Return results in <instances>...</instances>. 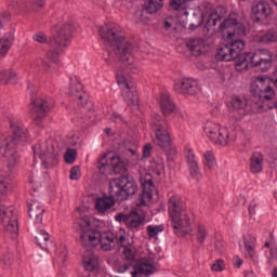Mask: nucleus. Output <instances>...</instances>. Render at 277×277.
<instances>
[{"label":"nucleus","mask_w":277,"mask_h":277,"mask_svg":"<svg viewBox=\"0 0 277 277\" xmlns=\"http://www.w3.org/2000/svg\"><path fill=\"white\" fill-rule=\"evenodd\" d=\"M184 155L192 179H194L195 181H200V179H202V173L200 172V168L198 167V159H196V154H194V149L186 147Z\"/></svg>","instance_id":"obj_20"},{"label":"nucleus","mask_w":277,"mask_h":277,"mask_svg":"<svg viewBox=\"0 0 277 277\" xmlns=\"http://www.w3.org/2000/svg\"><path fill=\"white\" fill-rule=\"evenodd\" d=\"M35 241L41 250L54 252L55 259L58 263H66V259H68V249L64 245L56 247L55 242L51 239V235H49L44 229L37 233Z\"/></svg>","instance_id":"obj_7"},{"label":"nucleus","mask_w":277,"mask_h":277,"mask_svg":"<svg viewBox=\"0 0 277 277\" xmlns=\"http://www.w3.org/2000/svg\"><path fill=\"white\" fill-rule=\"evenodd\" d=\"M47 174L42 173H32L30 176V185L34 187V192L38 189V187H42V183L47 182Z\"/></svg>","instance_id":"obj_41"},{"label":"nucleus","mask_w":277,"mask_h":277,"mask_svg":"<svg viewBox=\"0 0 277 277\" xmlns=\"http://www.w3.org/2000/svg\"><path fill=\"white\" fill-rule=\"evenodd\" d=\"M167 150V158L169 163H174V161H176V147H174L173 145H171V147H169Z\"/></svg>","instance_id":"obj_50"},{"label":"nucleus","mask_w":277,"mask_h":277,"mask_svg":"<svg viewBox=\"0 0 277 277\" xmlns=\"http://www.w3.org/2000/svg\"><path fill=\"white\" fill-rule=\"evenodd\" d=\"M35 42H39V44H47V35L44 32H38L34 37Z\"/></svg>","instance_id":"obj_54"},{"label":"nucleus","mask_w":277,"mask_h":277,"mask_svg":"<svg viewBox=\"0 0 277 277\" xmlns=\"http://www.w3.org/2000/svg\"><path fill=\"white\" fill-rule=\"evenodd\" d=\"M256 213V211L254 210V207L250 206L249 207V214L252 217V215H254Z\"/></svg>","instance_id":"obj_64"},{"label":"nucleus","mask_w":277,"mask_h":277,"mask_svg":"<svg viewBox=\"0 0 277 277\" xmlns=\"http://www.w3.org/2000/svg\"><path fill=\"white\" fill-rule=\"evenodd\" d=\"M176 19L173 16H167L162 22V29L167 34H171L176 29Z\"/></svg>","instance_id":"obj_46"},{"label":"nucleus","mask_w":277,"mask_h":277,"mask_svg":"<svg viewBox=\"0 0 277 277\" xmlns=\"http://www.w3.org/2000/svg\"><path fill=\"white\" fill-rule=\"evenodd\" d=\"M13 5L15 10H18V12H22V10H25V8H27V3L25 2V0H16Z\"/></svg>","instance_id":"obj_56"},{"label":"nucleus","mask_w":277,"mask_h":277,"mask_svg":"<svg viewBox=\"0 0 277 277\" xmlns=\"http://www.w3.org/2000/svg\"><path fill=\"white\" fill-rule=\"evenodd\" d=\"M250 172L252 174H260L263 172V154L254 153L250 158Z\"/></svg>","instance_id":"obj_31"},{"label":"nucleus","mask_w":277,"mask_h":277,"mask_svg":"<svg viewBox=\"0 0 277 277\" xmlns=\"http://www.w3.org/2000/svg\"><path fill=\"white\" fill-rule=\"evenodd\" d=\"M193 0H170L169 5L171 10H176L181 12L182 10H187V4Z\"/></svg>","instance_id":"obj_47"},{"label":"nucleus","mask_w":277,"mask_h":277,"mask_svg":"<svg viewBox=\"0 0 277 277\" xmlns=\"http://www.w3.org/2000/svg\"><path fill=\"white\" fill-rule=\"evenodd\" d=\"M111 120L116 123V124H122V117L120 115L114 114L111 116Z\"/></svg>","instance_id":"obj_59"},{"label":"nucleus","mask_w":277,"mask_h":277,"mask_svg":"<svg viewBox=\"0 0 277 277\" xmlns=\"http://www.w3.org/2000/svg\"><path fill=\"white\" fill-rule=\"evenodd\" d=\"M163 8V0H148L146 3V10L149 14H155Z\"/></svg>","instance_id":"obj_44"},{"label":"nucleus","mask_w":277,"mask_h":277,"mask_svg":"<svg viewBox=\"0 0 277 277\" xmlns=\"http://www.w3.org/2000/svg\"><path fill=\"white\" fill-rule=\"evenodd\" d=\"M208 27H215L217 25V16L213 13L209 15V19L207 22Z\"/></svg>","instance_id":"obj_57"},{"label":"nucleus","mask_w":277,"mask_h":277,"mask_svg":"<svg viewBox=\"0 0 277 277\" xmlns=\"http://www.w3.org/2000/svg\"><path fill=\"white\" fill-rule=\"evenodd\" d=\"M122 254L123 258L130 263L137 261V249L135 246H133V242H130V245L123 247Z\"/></svg>","instance_id":"obj_37"},{"label":"nucleus","mask_w":277,"mask_h":277,"mask_svg":"<svg viewBox=\"0 0 277 277\" xmlns=\"http://www.w3.org/2000/svg\"><path fill=\"white\" fill-rule=\"evenodd\" d=\"M153 153V145L150 143H147L143 148V157L145 159H148L150 157V154Z\"/></svg>","instance_id":"obj_55"},{"label":"nucleus","mask_w":277,"mask_h":277,"mask_svg":"<svg viewBox=\"0 0 277 277\" xmlns=\"http://www.w3.org/2000/svg\"><path fill=\"white\" fill-rule=\"evenodd\" d=\"M150 129L156 146H159V148H162L163 150L172 148V134H170L168 128L163 126L161 116L154 115L151 117Z\"/></svg>","instance_id":"obj_9"},{"label":"nucleus","mask_w":277,"mask_h":277,"mask_svg":"<svg viewBox=\"0 0 277 277\" xmlns=\"http://www.w3.org/2000/svg\"><path fill=\"white\" fill-rule=\"evenodd\" d=\"M169 215H174L176 213H182L185 210V205L183 203V199L179 195H170L169 197V207H168Z\"/></svg>","instance_id":"obj_28"},{"label":"nucleus","mask_w":277,"mask_h":277,"mask_svg":"<svg viewBox=\"0 0 277 277\" xmlns=\"http://www.w3.org/2000/svg\"><path fill=\"white\" fill-rule=\"evenodd\" d=\"M28 215L37 224H40L42 222V215H44V206L40 201H32L28 208Z\"/></svg>","instance_id":"obj_29"},{"label":"nucleus","mask_w":277,"mask_h":277,"mask_svg":"<svg viewBox=\"0 0 277 277\" xmlns=\"http://www.w3.org/2000/svg\"><path fill=\"white\" fill-rule=\"evenodd\" d=\"M64 159L66 163H75V159H77V150L68 149L64 155Z\"/></svg>","instance_id":"obj_51"},{"label":"nucleus","mask_w":277,"mask_h":277,"mask_svg":"<svg viewBox=\"0 0 277 277\" xmlns=\"http://www.w3.org/2000/svg\"><path fill=\"white\" fill-rule=\"evenodd\" d=\"M232 108L238 116H248V114H262L263 106L259 103L249 104L248 101L239 97L232 100Z\"/></svg>","instance_id":"obj_16"},{"label":"nucleus","mask_w":277,"mask_h":277,"mask_svg":"<svg viewBox=\"0 0 277 277\" xmlns=\"http://www.w3.org/2000/svg\"><path fill=\"white\" fill-rule=\"evenodd\" d=\"M248 1V0H242ZM255 4L251 8V14L256 21H265L272 16V5L263 0H255Z\"/></svg>","instance_id":"obj_22"},{"label":"nucleus","mask_w":277,"mask_h":277,"mask_svg":"<svg viewBox=\"0 0 277 277\" xmlns=\"http://www.w3.org/2000/svg\"><path fill=\"white\" fill-rule=\"evenodd\" d=\"M82 265L87 272H96L98 269V255L92 250H87L82 255Z\"/></svg>","instance_id":"obj_27"},{"label":"nucleus","mask_w":277,"mask_h":277,"mask_svg":"<svg viewBox=\"0 0 277 277\" xmlns=\"http://www.w3.org/2000/svg\"><path fill=\"white\" fill-rule=\"evenodd\" d=\"M258 42H277V27L262 30L255 36Z\"/></svg>","instance_id":"obj_33"},{"label":"nucleus","mask_w":277,"mask_h":277,"mask_svg":"<svg viewBox=\"0 0 277 277\" xmlns=\"http://www.w3.org/2000/svg\"><path fill=\"white\" fill-rule=\"evenodd\" d=\"M187 48L193 53V55H201L207 49V41L202 39H193L187 42Z\"/></svg>","instance_id":"obj_32"},{"label":"nucleus","mask_w":277,"mask_h":277,"mask_svg":"<svg viewBox=\"0 0 277 277\" xmlns=\"http://www.w3.org/2000/svg\"><path fill=\"white\" fill-rule=\"evenodd\" d=\"M74 228L80 233V241L84 248H94L101 245L104 252H109L116 248V235L111 232H98L92 226V217L83 216L74 223Z\"/></svg>","instance_id":"obj_2"},{"label":"nucleus","mask_w":277,"mask_h":277,"mask_svg":"<svg viewBox=\"0 0 277 277\" xmlns=\"http://www.w3.org/2000/svg\"><path fill=\"white\" fill-rule=\"evenodd\" d=\"M10 192V177L0 175V196H6Z\"/></svg>","instance_id":"obj_48"},{"label":"nucleus","mask_w":277,"mask_h":277,"mask_svg":"<svg viewBox=\"0 0 277 277\" xmlns=\"http://www.w3.org/2000/svg\"><path fill=\"white\" fill-rule=\"evenodd\" d=\"M156 259L155 253H149L148 258H141L140 266L132 273V277H137L138 274H155L157 272V267L155 266Z\"/></svg>","instance_id":"obj_24"},{"label":"nucleus","mask_w":277,"mask_h":277,"mask_svg":"<svg viewBox=\"0 0 277 277\" xmlns=\"http://www.w3.org/2000/svg\"><path fill=\"white\" fill-rule=\"evenodd\" d=\"M13 136L10 134H0V155L9 161V168H14L18 163V154L16 153V144L25 142L29 136L27 129L11 121Z\"/></svg>","instance_id":"obj_3"},{"label":"nucleus","mask_w":277,"mask_h":277,"mask_svg":"<svg viewBox=\"0 0 277 277\" xmlns=\"http://www.w3.org/2000/svg\"><path fill=\"white\" fill-rule=\"evenodd\" d=\"M116 195L107 196L103 195L101 197H96L94 205H95V211L101 214L107 213L115 205H116V199H114Z\"/></svg>","instance_id":"obj_26"},{"label":"nucleus","mask_w":277,"mask_h":277,"mask_svg":"<svg viewBox=\"0 0 277 277\" xmlns=\"http://www.w3.org/2000/svg\"><path fill=\"white\" fill-rule=\"evenodd\" d=\"M245 277H256V275H255L254 272H252V271H247V272L245 273Z\"/></svg>","instance_id":"obj_63"},{"label":"nucleus","mask_w":277,"mask_h":277,"mask_svg":"<svg viewBox=\"0 0 277 277\" xmlns=\"http://www.w3.org/2000/svg\"><path fill=\"white\" fill-rule=\"evenodd\" d=\"M81 142V138L79 137V132H75L67 138L68 146H77Z\"/></svg>","instance_id":"obj_52"},{"label":"nucleus","mask_w":277,"mask_h":277,"mask_svg":"<svg viewBox=\"0 0 277 277\" xmlns=\"http://www.w3.org/2000/svg\"><path fill=\"white\" fill-rule=\"evenodd\" d=\"M215 250L219 252V254H222L224 252V242L217 241L215 243Z\"/></svg>","instance_id":"obj_58"},{"label":"nucleus","mask_w":277,"mask_h":277,"mask_svg":"<svg viewBox=\"0 0 277 277\" xmlns=\"http://www.w3.org/2000/svg\"><path fill=\"white\" fill-rule=\"evenodd\" d=\"M151 172L156 174L157 176H161L163 172L166 171V163L163 162V159L158 158L150 164Z\"/></svg>","instance_id":"obj_43"},{"label":"nucleus","mask_w":277,"mask_h":277,"mask_svg":"<svg viewBox=\"0 0 277 277\" xmlns=\"http://www.w3.org/2000/svg\"><path fill=\"white\" fill-rule=\"evenodd\" d=\"M220 31L223 35V38H241V36H246V26L239 24L237 22V15L230 14L227 18H225L221 26Z\"/></svg>","instance_id":"obj_13"},{"label":"nucleus","mask_w":277,"mask_h":277,"mask_svg":"<svg viewBox=\"0 0 277 277\" xmlns=\"http://www.w3.org/2000/svg\"><path fill=\"white\" fill-rule=\"evenodd\" d=\"M44 3H47V0H35V5L38 8H44Z\"/></svg>","instance_id":"obj_62"},{"label":"nucleus","mask_w":277,"mask_h":277,"mask_svg":"<svg viewBox=\"0 0 277 277\" xmlns=\"http://www.w3.org/2000/svg\"><path fill=\"white\" fill-rule=\"evenodd\" d=\"M100 36L106 42H110V44H121L118 47V53L122 62H129V60H131L133 47L128 42L122 43L124 42V31L122 27L116 24H106L100 28Z\"/></svg>","instance_id":"obj_4"},{"label":"nucleus","mask_w":277,"mask_h":277,"mask_svg":"<svg viewBox=\"0 0 277 277\" xmlns=\"http://www.w3.org/2000/svg\"><path fill=\"white\" fill-rule=\"evenodd\" d=\"M203 166L208 170H216L217 169V160H215V155L208 150L203 154Z\"/></svg>","instance_id":"obj_39"},{"label":"nucleus","mask_w":277,"mask_h":277,"mask_svg":"<svg viewBox=\"0 0 277 277\" xmlns=\"http://www.w3.org/2000/svg\"><path fill=\"white\" fill-rule=\"evenodd\" d=\"M235 267H239L240 265H243V261L239 256H234L233 259Z\"/></svg>","instance_id":"obj_60"},{"label":"nucleus","mask_w":277,"mask_h":277,"mask_svg":"<svg viewBox=\"0 0 277 277\" xmlns=\"http://www.w3.org/2000/svg\"><path fill=\"white\" fill-rule=\"evenodd\" d=\"M115 241L116 246H121V248H124V246L133 243V241L129 240V234L123 228H120L117 232V234L115 235Z\"/></svg>","instance_id":"obj_38"},{"label":"nucleus","mask_w":277,"mask_h":277,"mask_svg":"<svg viewBox=\"0 0 277 277\" xmlns=\"http://www.w3.org/2000/svg\"><path fill=\"white\" fill-rule=\"evenodd\" d=\"M18 81V72L14 68L3 69L0 71V83L10 85Z\"/></svg>","instance_id":"obj_30"},{"label":"nucleus","mask_w":277,"mask_h":277,"mask_svg":"<svg viewBox=\"0 0 277 277\" xmlns=\"http://www.w3.org/2000/svg\"><path fill=\"white\" fill-rule=\"evenodd\" d=\"M12 49V37L4 36L0 39V56L5 57Z\"/></svg>","instance_id":"obj_40"},{"label":"nucleus","mask_w":277,"mask_h":277,"mask_svg":"<svg viewBox=\"0 0 277 277\" xmlns=\"http://www.w3.org/2000/svg\"><path fill=\"white\" fill-rule=\"evenodd\" d=\"M211 269L212 272H224L226 269V263L224 260L219 259L212 264Z\"/></svg>","instance_id":"obj_49"},{"label":"nucleus","mask_w":277,"mask_h":277,"mask_svg":"<svg viewBox=\"0 0 277 277\" xmlns=\"http://www.w3.org/2000/svg\"><path fill=\"white\" fill-rule=\"evenodd\" d=\"M163 230H166V227L163 225L147 226V235L149 239H157V237H159L160 233H163Z\"/></svg>","instance_id":"obj_45"},{"label":"nucleus","mask_w":277,"mask_h":277,"mask_svg":"<svg viewBox=\"0 0 277 277\" xmlns=\"http://www.w3.org/2000/svg\"><path fill=\"white\" fill-rule=\"evenodd\" d=\"M203 133L216 146H228V144L237 140L235 130H228L215 121H207L203 127Z\"/></svg>","instance_id":"obj_5"},{"label":"nucleus","mask_w":277,"mask_h":277,"mask_svg":"<svg viewBox=\"0 0 277 277\" xmlns=\"http://www.w3.org/2000/svg\"><path fill=\"white\" fill-rule=\"evenodd\" d=\"M0 222L6 233L12 237H18V221L14 208L12 207H0Z\"/></svg>","instance_id":"obj_15"},{"label":"nucleus","mask_w":277,"mask_h":277,"mask_svg":"<svg viewBox=\"0 0 277 277\" xmlns=\"http://www.w3.org/2000/svg\"><path fill=\"white\" fill-rule=\"evenodd\" d=\"M97 170L102 176H111V174H124L127 164L122 158L116 154H104L97 162Z\"/></svg>","instance_id":"obj_6"},{"label":"nucleus","mask_w":277,"mask_h":277,"mask_svg":"<svg viewBox=\"0 0 277 277\" xmlns=\"http://www.w3.org/2000/svg\"><path fill=\"white\" fill-rule=\"evenodd\" d=\"M171 220V226L174 230V234L177 237H185V235H190L194 230V214L187 212H177L175 214L169 215Z\"/></svg>","instance_id":"obj_12"},{"label":"nucleus","mask_w":277,"mask_h":277,"mask_svg":"<svg viewBox=\"0 0 277 277\" xmlns=\"http://www.w3.org/2000/svg\"><path fill=\"white\" fill-rule=\"evenodd\" d=\"M141 187H143L140 198V207L150 205L157 198V188L153 184V175L148 172H142L140 175Z\"/></svg>","instance_id":"obj_14"},{"label":"nucleus","mask_w":277,"mask_h":277,"mask_svg":"<svg viewBox=\"0 0 277 277\" xmlns=\"http://www.w3.org/2000/svg\"><path fill=\"white\" fill-rule=\"evenodd\" d=\"M132 21L136 25H148V15L146 14V11L138 10L133 14Z\"/></svg>","instance_id":"obj_42"},{"label":"nucleus","mask_w":277,"mask_h":277,"mask_svg":"<svg viewBox=\"0 0 277 277\" xmlns=\"http://www.w3.org/2000/svg\"><path fill=\"white\" fill-rule=\"evenodd\" d=\"M246 41L236 39L229 44L220 47L215 53L217 62H235V69L243 72L253 67L261 72H267L272 68V52L268 50H256L255 52H245Z\"/></svg>","instance_id":"obj_1"},{"label":"nucleus","mask_w":277,"mask_h":277,"mask_svg":"<svg viewBox=\"0 0 277 277\" xmlns=\"http://www.w3.org/2000/svg\"><path fill=\"white\" fill-rule=\"evenodd\" d=\"M117 83L121 89L126 103L132 107V109H140V97L137 96V90L135 89L133 79L122 72H119L117 74Z\"/></svg>","instance_id":"obj_11"},{"label":"nucleus","mask_w":277,"mask_h":277,"mask_svg":"<svg viewBox=\"0 0 277 277\" xmlns=\"http://www.w3.org/2000/svg\"><path fill=\"white\" fill-rule=\"evenodd\" d=\"M264 252L269 263H274L277 261V246L274 240H269L264 243Z\"/></svg>","instance_id":"obj_34"},{"label":"nucleus","mask_w":277,"mask_h":277,"mask_svg":"<svg viewBox=\"0 0 277 277\" xmlns=\"http://www.w3.org/2000/svg\"><path fill=\"white\" fill-rule=\"evenodd\" d=\"M69 96L80 105L85 107V103H88V93L83 91V84L79 82L77 79H70V87H69Z\"/></svg>","instance_id":"obj_21"},{"label":"nucleus","mask_w":277,"mask_h":277,"mask_svg":"<svg viewBox=\"0 0 277 277\" xmlns=\"http://www.w3.org/2000/svg\"><path fill=\"white\" fill-rule=\"evenodd\" d=\"M243 241H245V250L248 254V256H250V259H254V243H256V237L252 236L251 234H247L243 237Z\"/></svg>","instance_id":"obj_35"},{"label":"nucleus","mask_w":277,"mask_h":277,"mask_svg":"<svg viewBox=\"0 0 277 277\" xmlns=\"http://www.w3.org/2000/svg\"><path fill=\"white\" fill-rule=\"evenodd\" d=\"M195 230L198 243H203L207 237H209V227H207V225L203 223H197L195 225Z\"/></svg>","instance_id":"obj_36"},{"label":"nucleus","mask_w":277,"mask_h":277,"mask_svg":"<svg viewBox=\"0 0 277 277\" xmlns=\"http://www.w3.org/2000/svg\"><path fill=\"white\" fill-rule=\"evenodd\" d=\"M53 109V102L47 101L42 97H37L34 101V107L31 109L32 118L40 120L47 116V113Z\"/></svg>","instance_id":"obj_23"},{"label":"nucleus","mask_w":277,"mask_h":277,"mask_svg":"<svg viewBox=\"0 0 277 277\" xmlns=\"http://www.w3.org/2000/svg\"><path fill=\"white\" fill-rule=\"evenodd\" d=\"M72 31H75V27L70 24H66L60 29L55 39V44L57 49L56 55H60V53H64V50L70 45V42L72 40Z\"/></svg>","instance_id":"obj_17"},{"label":"nucleus","mask_w":277,"mask_h":277,"mask_svg":"<svg viewBox=\"0 0 277 277\" xmlns=\"http://www.w3.org/2000/svg\"><path fill=\"white\" fill-rule=\"evenodd\" d=\"M174 90L179 92V94H198L200 92V85L198 81L192 78H180L175 80Z\"/></svg>","instance_id":"obj_19"},{"label":"nucleus","mask_w":277,"mask_h":277,"mask_svg":"<svg viewBox=\"0 0 277 277\" xmlns=\"http://www.w3.org/2000/svg\"><path fill=\"white\" fill-rule=\"evenodd\" d=\"M109 194L119 200H127L129 196L137 194V183L129 176L114 179L109 183Z\"/></svg>","instance_id":"obj_8"},{"label":"nucleus","mask_w":277,"mask_h":277,"mask_svg":"<svg viewBox=\"0 0 277 277\" xmlns=\"http://www.w3.org/2000/svg\"><path fill=\"white\" fill-rule=\"evenodd\" d=\"M160 109L163 116H177V118H183V113L176 108L173 102L170 101V95L168 93H161L159 97Z\"/></svg>","instance_id":"obj_25"},{"label":"nucleus","mask_w":277,"mask_h":277,"mask_svg":"<svg viewBox=\"0 0 277 277\" xmlns=\"http://www.w3.org/2000/svg\"><path fill=\"white\" fill-rule=\"evenodd\" d=\"M128 68H129V70H131V72H133V74L137 72V66H136L135 64H133V63H129V64H128Z\"/></svg>","instance_id":"obj_61"},{"label":"nucleus","mask_w":277,"mask_h":277,"mask_svg":"<svg viewBox=\"0 0 277 277\" xmlns=\"http://www.w3.org/2000/svg\"><path fill=\"white\" fill-rule=\"evenodd\" d=\"M35 161L40 159L41 168L43 170H51L60 163V154L53 149L49 148L47 143H38L32 147Z\"/></svg>","instance_id":"obj_10"},{"label":"nucleus","mask_w":277,"mask_h":277,"mask_svg":"<svg viewBox=\"0 0 277 277\" xmlns=\"http://www.w3.org/2000/svg\"><path fill=\"white\" fill-rule=\"evenodd\" d=\"M69 179L71 181H79L81 179V169L79 167L71 168Z\"/></svg>","instance_id":"obj_53"},{"label":"nucleus","mask_w":277,"mask_h":277,"mask_svg":"<svg viewBox=\"0 0 277 277\" xmlns=\"http://www.w3.org/2000/svg\"><path fill=\"white\" fill-rule=\"evenodd\" d=\"M116 222H123L128 228H140L146 220V215L142 212L132 211L129 214L118 213L115 215Z\"/></svg>","instance_id":"obj_18"}]
</instances>
